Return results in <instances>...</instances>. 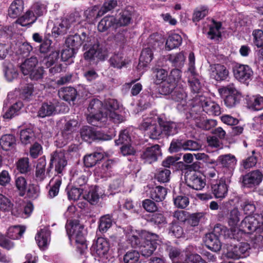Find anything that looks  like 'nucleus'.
<instances>
[{"instance_id":"obj_1","label":"nucleus","mask_w":263,"mask_h":263,"mask_svg":"<svg viewBox=\"0 0 263 263\" xmlns=\"http://www.w3.org/2000/svg\"><path fill=\"white\" fill-rule=\"evenodd\" d=\"M119 104L117 101L110 99L103 103L98 99H93L89 103L88 107L89 114L87 116L88 123L93 126L101 127L108 121L120 123L123 121V117L119 114Z\"/></svg>"},{"instance_id":"obj_2","label":"nucleus","mask_w":263,"mask_h":263,"mask_svg":"<svg viewBox=\"0 0 263 263\" xmlns=\"http://www.w3.org/2000/svg\"><path fill=\"white\" fill-rule=\"evenodd\" d=\"M157 119L156 117L145 118L139 126L141 130L147 132L151 138L157 139L162 134L170 136L178 133L176 123L159 120L157 125Z\"/></svg>"},{"instance_id":"obj_3","label":"nucleus","mask_w":263,"mask_h":263,"mask_svg":"<svg viewBox=\"0 0 263 263\" xmlns=\"http://www.w3.org/2000/svg\"><path fill=\"white\" fill-rule=\"evenodd\" d=\"M127 236L131 245L138 248L141 255L146 257L153 254L160 242L157 235L147 232L142 233L141 235L129 234Z\"/></svg>"},{"instance_id":"obj_4","label":"nucleus","mask_w":263,"mask_h":263,"mask_svg":"<svg viewBox=\"0 0 263 263\" xmlns=\"http://www.w3.org/2000/svg\"><path fill=\"white\" fill-rule=\"evenodd\" d=\"M65 228L69 239L75 241L77 249L81 254L84 253L87 250V244L85 239L86 231L83 226L77 220L68 221Z\"/></svg>"},{"instance_id":"obj_5","label":"nucleus","mask_w":263,"mask_h":263,"mask_svg":"<svg viewBox=\"0 0 263 263\" xmlns=\"http://www.w3.org/2000/svg\"><path fill=\"white\" fill-rule=\"evenodd\" d=\"M220 95L224 98V103L228 108H232L239 103L242 95L233 83L220 87L218 90Z\"/></svg>"},{"instance_id":"obj_6","label":"nucleus","mask_w":263,"mask_h":263,"mask_svg":"<svg viewBox=\"0 0 263 263\" xmlns=\"http://www.w3.org/2000/svg\"><path fill=\"white\" fill-rule=\"evenodd\" d=\"M37 60L36 57H31L25 61L21 65V69L24 75L29 76L31 79L37 80L41 79L44 73L42 67L36 68Z\"/></svg>"},{"instance_id":"obj_7","label":"nucleus","mask_w":263,"mask_h":263,"mask_svg":"<svg viewBox=\"0 0 263 263\" xmlns=\"http://www.w3.org/2000/svg\"><path fill=\"white\" fill-rule=\"evenodd\" d=\"M214 233L207 234L204 237L205 246L214 252L218 251L221 248V243L218 237L215 233H219L220 235H226V232H229L226 228L223 226H217L214 229Z\"/></svg>"},{"instance_id":"obj_8","label":"nucleus","mask_w":263,"mask_h":263,"mask_svg":"<svg viewBox=\"0 0 263 263\" xmlns=\"http://www.w3.org/2000/svg\"><path fill=\"white\" fill-rule=\"evenodd\" d=\"M205 177L199 172L190 171L186 173L185 182L189 187L196 190H201L206 184Z\"/></svg>"},{"instance_id":"obj_9","label":"nucleus","mask_w":263,"mask_h":263,"mask_svg":"<svg viewBox=\"0 0 263 263\" xmlns=\"http://www.w3.org/2000/svg\"><path fill=\"white\" fill-rule=\"evenodd\" d=\"M262 223L254 216H246L241 222L239 230L245 233H252L254 231L260 232L262 229Z\"/></svg>"},{"instance_id":"obj_10","label":"nucleus","mask_w":263,"mask_h":263,"mask_svg":"<svg viewBox=\"0 0 263 263\" xmlns=\"http://www.w3.org/2000/svg\"><path fill=\"white\" fill-rule=\"evenodd\" d=\"M66 165L67 160L64 152L57 151L51 154L50 167L54 166L55 171L58 174L62 173Z\"/></svg>"},{"instance_id":"obj_11","label":"nucleus","mask_w":263,"mask_h":263,"mask_svg":"<svg viewBox=\"0 0 263 263\" xmlns=\"http://www.w3.org/2000/svg\"><path fill=\"white\" fill-rule=\"evenodd\" d=\"M74 20L71 17L64 18L57 21L52 29V35L57 37L66 34L71 27Z\"/></svg>"},{"instance_id":"obj_12","label":"nucleus","mask_w":263,"mask_h":263,"mask_svg":"<svg viewBox=\"0 0 263 263\" xmlns=\"http://www.w3.org/2000/svg\"><path fill=\"white\" fill-rule=\"evenodd\" d=\"M233 74L237 80L245 82L252 78L253 72L247 65L237 64L233 68Z\"/></svg>"},{"instance_id":"obj_13","label":"nucleus","mask_w":263,"mask_h":263,"mask_svg":"<svg viewBox=\"0 0 263 263\" xmlns=\"http://www.w3.org/2000/svg\"><path fill=\"white\" fill-rule=\"evenodd\" d=\"M209 71L211 78L217 81L225 80L229 74L226 67L219 64L211 65Z\"/></svg>"},{"instance_id":"obj_14","label":"nucleus","mask_w":263,"mask_h":263,"mask_svg":"<svg viewBox=\"0 0 263 263\" xmlns=\"http://www.w3.org/2000/svg\"><path fill=\"white\" fill-rule=\"evenodd\" d=\"M262 176V174L259 170L252 171L243 177V185L247 187H253L258 185L261 182Z\"/></svg>"},{"instance_id":"obj_15","label":"nucleus","mask_w":263,"mask_h":263,"mask_svg":"<svg viewBox=\"0 0 263 263\" xmlns=\"http://www.w3.org/2000/svg\"><path fill=\"white\" fill-rule=\"evenodd\" d=\"M91 252L93 254L103 258H108L107 253L109 251L108 242L103 238H98L96 242L91 247Z\"/></svg>"},{"instance_id":"obj_16","label":"nucleus","mask_w":263,"mask_h":263,"mask_svg":"<svg viewBox=\"0 0 263 263\" xmlns=\"http://www.w3.org/2000/svg\"><path fill=\"white\" fill-rule=\"evenodd\" d=\"M107 56V51L103 46L95 44L84 54V57L86 60H90L93 58H97L100 60H104Z\"/></svg>"},{"instance_id":"obj_17","label":"nucleus","mask_w":263,"mask_h":263,"mask_svg":"<svg viewBox=\"0 0 263 263\" xmlns=\"http://www.w3.org/2000/svg\"><path fill=\"white\" fill-rule=\"evenodd\" d=\"M212 191L215 198L223 199L227 195L228 187L224 180L221 178L215 183L211 182Z\"/></svg>"},{"instance_id":"obj_18","label":"nucleus","mask_w":263,"mask_h":263,"mask_svg":"<svg viewBox=\"0 0 263 263\" xmlns=\"http://www.w3.org/2000/svg\"><path fill=\"white\" fill-rule=\"evenodd\" d=\"M200 101L203 111L210 115L218 116L220 114L218 104L210 99L201 97Z\"/></svg>"},{"instance_id":"obj_19","label":"nucleus","mask_w":263,"mask_h":263,"mask_svg":"<svg viewBox=\"0 0 263 263\" xmlns=\"http://www.w3.org/2000/svg\"><path fill=\"white\" fill-rule=\"evenodd\" d=\"M58 105L57 101L43 103L38 111V116L44 118L56 114Z\"/></svg>"},{"instance_id":"obj_20","label":"nucleus","mask_w":263,"mask_h":263,"mask_svg":"<svg viewBox=\"0 0 263 263\" xmlns=\"http://www.w3.org/2000/svg\"><path fill=\"white\" fill-rule=\"evenodd\" d=\"M161 155V151L159 145L156 144L150 147H147L143 152L142 157L149 163H151L157 160L158 157Z\"/></svg>"},{"instance_id":"obj_21","label":"nucleus","mask_w":263,"mask_h":263,"mask_svg":"<svg viewBox=\"0 0 263 263\" xmlns=\"http://www.w3.org/2000/svg\"><path fill=\"white\" fill-rule=\"evenodd\" d=\"M78 122L77 121L70 120L65 124L64 129L62 132V136L64 139V141L62 142L61 146L66 145L67 141L72 138V134L76 130V126Z\"/></svg>"},{"instance_id":"obj_22","label":"nucleus","mask_w":263,"mask_h":263,"mask_svg":"<svg viewBox=\"0 0 263 263\" xmlns=\"http://www.w3.org/2000/svg\"><path fill=\"white\" fill-rule=\"evenodd\" d=\"M105 13V11L100 9L98 6H93L88 8L84 13L87 21L90 23H93L96 19Z\"/></svg>"},{"instance_id":"obj_23","label":"nucleus","mask_w":263,"mask_h":263,"mask_svg":"<svg viewBox=\"0 0 263 263\" xmlns=\"http://www.w3.org/2000/svg\"><path fill=\"white\" fill-rule=\"evenodd\" d=\"M153 59V52L149 48H145L141 52L138 69L141 70L148 66Z\"/></svg>"},{"instance_id":"obj_24","label":"nucleus","mask_w":263,"mask_h":263,"mask_svg":"<svg viewBox=\"0 0 263 263\" xmlns=\"http://www.w3.org/2000/svg\"><path fill=\"white\" fill-rule=\"evenodd\" d=\"M218 161L223 167L233 170L237 163V159L235 156L229 154L220 155L218 157Z\"/></svg>"},{"instance_id":"obj_25","label":"nucleus","mask_w":263,"mask_h":263,"mask_svg":"<svg viewBox=\"0 0 263 263\" xmlns=\"http://www.w3.org/2000/svg\"><path fill=\"white\" fill-rule=\"evenodd\" d=\"M50 233L47 229L41 230L36 235L35 240L39 247L43 250L45 249L50 242Z\"/></svg>"},{"instance_id":"obj_26","label":"nucleus","mask_w":263,"mask_h":263,"mask_svg":"<svg viewBox=\"0 0 263 263\" xmlns=\"http://www.w3.org/2000/svg\"><path fill=\"white\" fill-rule=\"evenodd\" d=\"M23 106V103L22 102H17L9 107L7 106L6 102L4 103V106L3 107V117L5 119H11L15 115H16L17 112Z\"/></svg>"},{"instance_id":"obj_27","label":"nucleus","mask_w":263,"mask_h":263,"mask_svg":"<svg viewBox=\"0 0 263 263\" xmlns=\"http://www.w3.org/2000/svg\"><path fill=\"white\" fill-rule=\"evenodd\" d=\"M24 10L23 0H14L11 4L8 9V15L12 18L19 16Z\"/></svg>"},{"instance_id":"obj_28","label":"nucleus","mask_w":263,"mask_h":263,"mask_svg":"<svg viewBox=\"0 0 263 263\" xmlns=\"http://www.w3.org/2000/svg\"><path fill=\"white\" fill-rule=\"evenodd\" d=\"M240 213L237 209H234L231 211L228 218V222L232 231L235 232L237 230H239L240 224H238V223L240 219Z\"/></svg>"},{"instance_id":"obj_29","label":"nucleus","mask_w":263,"mask_h":263,"mask_svg":"<svg viewBox=\"0 0 263 263\" xmlns=\"http://www.w3.org/2000/svg\"><path fill=\"white\" fill-rule=\"evenodd\" d=\"M167 194L166 189L161 186L153 187L150 191V197L156 202L164 200Z\"/></svg>"},{"instance_id":"obj_30","label":"nucleus","mask_w":263,"mask_h":263,"mask_svg":"<svg viewBox=\"0 0 263 263\" xmlns=\"http://www.w3.org/2000/svg\"><path fill=\"white\" fill-rule=\"evenodd\" d=\"M36 20V17L31 11H27L23 16L19 17L16 23L22 26H30Z\"/></svg>"},{"instance_id":"obj_31","label":"nucleus","mask_w":263,"mask_h":263,"mask_svg":"<svg viewBox=\"0 0 263 263\" xmlns=\"http://www.w3.org/2000/svg\"><path fill=\"white\" fill-rule=\"evenodd\" d=\"M76 95V90L73 87L61 88L59 91V97L66 101H74Z\"/></svg>"},{"instance_id":"obj_32","label":"nucleus","mask_w":263,"mask_h":263,"mask_svg":"<svg viewBox=\"0 0 263 263\" xmlns=\"http://www.w3.org/2000/svg\"><path fill=\"white\" fill-rule=\"evenodd\" d=\"M115 162L112 160H107L102 165L101 168L99 171L96 170V172L102 177H109L111 175V172L114 166Z\"/></svg>"},{"instance_id":"obj_33","label":"nucleus","mask_w":263,"mask_h":263,"mask_svg":"<svg viewBox=\"0 0 263 263\" xmlns=\"http://www.w3.org/2000/svg\"><path fill=\"white\" fill-rule=\"evenodd\" d=\"M116 18L112 16L104 17L98 25V29L100 32L106 31L111 26H114L116 23Z\"/></svg>"},{"instance_id":"obj_34","label":"nucleus","mask_w":263,"mask_h":263,"mask_svg":"<svg viewBox=\"0 0 263 263\" xmlns=\"http://www.w3.org/2000/svg\"><path fill=\"white\" fill-rule=\"evenodd\" d=\"M35 138L34 132L32 128H27L20 131V140L24 145H27L33 141Z\"/></svg>"},{"instance_id":"obj_35","label":"nucleus","mask_w":263,"mask_h":263,"mask_svg":"<svg viewBox=\"0 0 263 263\" xmlns=\"http://www.w3.org/2000/svg\"><path fill=\"white\" fill-rule=\"evenodd\" d=\"M103 158V154L101 153H93L92 154L86 155L84 158V163L87 167H92L99 161Z\"/></svg>"},{"instance_id":"obj_36","label":"nucleus","mask_w":263,"mask_h":263,"mask_svg":"<svg viewBox=\"0 0 263 263\" xmlns=\"http://www.w3.org/2000/svg\"><path fill=\"white\" fill-rule=\"evenodd\" d=\"M181 36L177 33H173L167 38L166 42V47L171 50L179 47L182 43Z\"/></svg>"},{"instance_id":"obj_37","label":"nucleus","mask_w":263,"mask_h":263,"mask_svg":"<svg viewBox=\"0 0 263 263\" xmlns=\"http://www.w3.org/2000/svg\"><path fill=\"white\" fill-rule=\"evenodd\" d=\"M15 164L17 170L21 174H27L31 171V164L28 157H23L19 159Z\"/></svg>"},{"instance_id":"obj_38","label":"nucleus","mask_w":263,"mask_h":263,"mask_svg":"<svg viewBox=\"0 0 263 263\" xmlns=\"http://www.w3.org/2000/svg\"><path fill=\"white\" fill-rule=\"evenodd\" d=\"M131 15L130 11L128 10L121 11L117 18H116V25L120 26L127 25L130 22Z\"/></svg>"},{"instance_id":"obj_39","label":"nucleus","mask_w":263,"mask_h":263,"mask_svg":"<svg viewBox=\"0 0 263 263\" xmlns=\"http://www.w3.org/2000/svg\"><path fill=\"white\" fill-rule=\"evenodd\" d=\"M249 108L254 110H259L263 109V97L260 96H253L248 101Z\"/></svg>"},{"instance_id":"obj_40","label":"nucleus","mask_w":263,"mask_h":263,"mask_svg":"<svg viewBox=\"0 0 263 263\" xmlns=\"http://www.w3.org/2000/svg\"><path fill=\"white\" fill-rule=\"evenodd\" d=\"M65 45L67 47L72 48L77 51L81 45L80 35L75 34L68 36L65 41Z\"/></svg>"},{"instance_id":"obj_41","label":"nucleus","mask_w":263,"mask_h":263,"mask_svg":"<svg viewBox=\"0 0 263 263\" xmlns=\"http://www.w3.org/2000/svg\"><path fill=\"white\" fill-rule=\"evenodd\" d=\"M46 165V160L44 158H41L38 160L37 163L35 175L37 180H43L45 177V167Z\"/></svg>"},{"instance_id":"obj_42","label":"nucleus","mask_w":263,"mask_h":263,"mask_svg":"<svg viewBox=\"0 0 263 263\" xmlns=\"http://www.w3.org/2000/svg\"><path fill=\"white\" fill-rule=\"evenodd\" d=\"M59 52L53 51L49 54L44 57L42 61V64L49 68L56 63L59 59Z\"/></svg>"},{"instance_id":"obj_43","label":"nucleus","mask_w":263,"mask_h":263,"mask_svg":"<svg viewBox=\"0 0 263 263\" xmlns=\"http://www.w3.org/2000/svg\"><path fill=\"white\" fill-rule=\"evenodd\" d=\"M185 58L186 57L182 52L170 54L168 58V60L176 67H181L183 66Z\"/></svg>"},{"instance_id":"obj_44","label":"nucleus","mask_w":263,"mask_h":263,"mask_svg":"<svg viewBox=\"0 0 263 263\" xmlns=\"http://www.w3.org/2000/svg\"><path fill=\"white\" fill-rule=\"evenodd\" d=\"M25 231V228L23 226H15L10 227L8 230L7 234L9 237L16 239L20 238Z\"/></svg>"},{"instance_id":"obj_45","label":"nucleus","mask_w":263,"mask_h":263,"mask_svg":"<svg viewBox=\"0 0 263 263\" xmlns=\"http://www.w3.org/2000/svg\"><path fill=\"white\" fill-rule=\"evenodd\" d=\"M15 143V138L13 135L7 134L3 136L0 140V144L5 150H8Z\"/></svg>"},{"instance_id":"obj_46","label":"nucleus","mask_w":263,"mask_h":263,"mask_svg":"<svg viewBox=\"0 0 263 263\" xmlns=\"http://www.w3.org/2000/svg\"><path fill=\"white\" fill-rule=\"evenodd\" d=\"M161 83L159 90L161 94L164 95H167L171 93L176 86L174 82L168 79Z\"/></svg>"},{"instance_id":"obj_47","label":"nucleus","mask_w":263,"mask_h":263,"mask_svg":"<svg viewBox=\"0 0 263 263\" xmlns=\"http://www.w3.org/2000/svg\"><path fill=\"white\" fill-rule=\"evenodd\" d=\"M186 252H180L177 248H171L169 251V256L173 261L179 263H183L184 258H185Z\"/></svg>"},{"instance_id":"obj_48","label":"nucleus","mask_w":263,"mask_h":263,"mask_svg":"<svg viewBox=\"0 0 263 263\" xmlns=\"http://www.w3.org/2000/svg\"><path fill=\"white\" fill-rule=\"evenodd\" d=\"M196 126L202 129L209 130L211 128L215 126L217 122L215 120L201 119H197L196 121Z\"/></svg>"},{"instance_id":"obj_49","label":"nucleus","mask_w":263,"mask_h":263,"mask_svg":"<svg viewBox=\"0 0 263 263\" xmlns=\"http://www.w3.org/2000/svg\"><path fill=\"white\" fill-rule=\"evenodd\" d=\"M220 28L221 24L213 21V24L210 27V30L208 33L209 37L211 39L219 38L221 35Z\"/></svg>"},{"instance_id":"obj_50","label":"nucleus","mask_w":263,"mask_h":263,"mask_svg":"<svg viewBox=\"0 0 263 263\" xmlns=\"http://www.w3.org/2000/svg\"><path fill=\"white\" fill-rule=\"evenodd\" d=\"M139 253L135 250L127 252L124 256V263H139Z\"/></svg>"},{"instance_id":"obj_51","label":"nucleus","mask_w":263,"mask_h":263,"mask_svg":"<svg viewBox=\"0 0 263 263\" xmlns=\"http://www.w3.org/2000/svg\"><path fill=\"white\" fill-rule=\"evenodd\" d=\"M112 224V220L109 215L102 216L100 220L99 230L105 232Z\"/></svg>"},{"instance_id":"obj_52","label":"nucleus","mask_w":263,"mask_h":263,"mask_svg":"<svg viewBox=\"0 0 263 263\" xmlns=\"http://www.w3.org/2000/svg\"><path fill=\"white\" fill-rule=\"evenodd\" d=\"M205 219V213L203 212L196 213L191 214L188 219L189 223L193 227L198 225L199 222Z\"/></svg>"},{"instance_id":"obj_53","label":"nucleus","mask_w":263,"mask_h":263,"mask_svg":"<svg viewBox=\"0 0 263 263\" xmlns=\"http://www.w3.org/2000/svg\"><path fill=\"white\" fill-rule=\"evenodd\" d=\"M27 184V181L24 177L20 176L15 179V186L20 196H23L25 194Z\"/></svg>"},{"instance_id":"obj_54","label":"nucleus","mask_w":263,"mask_h":263,"mask_svg":"<svg viewBox=\"0 0 263 263\" xmlns=\"http://www.w3.org/2000/svg\"><path fill=\"white\" fill-rule=\"evenodd\" d=\"M240 204L246 214H250L255 211V207L253 201L248 199L244 198L241 200Z\"/></svg>"},{"instance_id":"obj_55","label":"nucleus","mask_w":263,"mask_h":263,"mask_svg":"<svg viewBox=\"0 0 263 263\" xmlns=\"http://www.w3.org/2000/svg\"><path fill=\"white\" fill-rule=\"evenodd\" d=\"M13 205V203L8 197L0 194V210L10 211L12 209Z\"/></svg>"},{"instance_id":"obj_56","label":"nucleus","mask_w":263,"mask_h":263,"mask_svg":"<svg viewBox=\"0 0 263 263\" xmlns=\"http://www.w3.org/2000/svg\"><path fill=\"white\" fill-rule=\"evenodd\" d=\"M110 63L112 66L118 68H121L125 65L123 57L121 53L113 55L110 59Z\"/></svg>"},{"instance_id":"obj_57","label":"nucleus","mask_w":263,"mask_h":263,"mask_svg":"<svg viewBox=\"0 0 263 263\" xmlns=\"http://www.w3.org/2000/svg\"><path fill=\"white\" fill-rule=\"evenodd\" d=\"M81 45H83L84 49H87L90 46H92L94 42L95 38L90 35L89 33L82 32L80 35Z\"/></svg>"},{"instance_id":"obj_58","label":"nucleus","mask_w":263,"mask_h":263,"mask_svg":"<svg viewBox=\"0 0 263 263\" xmlns=\"http://www.w3.org/2000/svg\"><path fill=\"white\" fill-rule=\"evenodd\" d=\"M172 98L174 101L180 102L183 106L185 103L186 95L183 89H178L177 88L172 95Z\"/></svg>"},{"instance_id":"obj_59","label":"nucleus","mask_w":263,"mask_h":263,"mask_svg":"<svg viewBox=\"0 0 263 263\" xmlns=\"http://www.w3.org/2000/svg\"><path fill=\"white\" fill-rule=\"evenodd\" d=\"M187 76L189 77L188 81L192 90L196 93L198 92L201 88V84L196 77V74L194 77H192L191 74H187Z\"/></svg>"},{"instance_id":"obj_60","label":"nucleus","mask_w":263,"mask_h":263,"mask_svg":"<svg viewBox=\"0 0 263 263\" xmlns=\"http://www.w3.org/2000/svg\"><path fill=\"white\" fill-rule=\"evenodd\" d=\"M95 129L89 127L84 126L81 129V136L85 141L93 140Z\"/></svg>"},{"instance_id":"obj_61","label":"nucleus","mask_w":263,"mask_h":263,"mask_svg":"<svg viewBox=\"0 0 263 263\" xmlns=\"http://www.w3.org/2000/svg\"><path fill=\"white\" fill-rule=\"evenodd\" d=\"M208 13V10L206 7H201L196 9L193 14V21L198 22L204 17H205Z\"/></svg>"},{"instance_id":"obj_62","label":"nucleus","mask_w":263,"mask_h":263,"mask_svg":"<svg viewBox=\"0 0 263 263\" xmlns=\"http://www.w3.org/2000/svg\"><path fill=\"white\" fill-rule=\"evenodd\" d=\"M201 147V145L196 141L191 140L184 141V151H199Z\"/></svg>"},{"instance_id":"obj_63","label":"nucleus","mask_w":263,"mask_h":263,"mask_svg":"<svg viewBox=\"0 0 263 263\" xmlns=\"http://www.w3.org/2000/svg\"><path fill=\"white\" fill-rule=\"evenodd\" d=\"M253 43L257 47H260L263 45V31L257 29L253 31Z\"/></svg>"},{"instance_id":"obj_64","label":"nucleus","mask_w":263,"mask_h":263,"mask_svg":"<svg viewBox=\"0 0 263 263\" xmlns=\"http://www.w3.org/2000/svg\"><path fill=\"white\" fill-rule=\"evenodd\" d=\"M170 174L171 171L167 168H164L159 170L156 177L159 182H167L170 180Z\"/></svg>"}]
</instances>
